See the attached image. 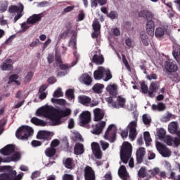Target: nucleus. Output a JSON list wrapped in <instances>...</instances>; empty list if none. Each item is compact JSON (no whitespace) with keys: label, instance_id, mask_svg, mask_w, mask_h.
Instances as JSON below:
<instances>
[{"label":"nucleus","instance_id":"1","mask_svg":"<svg viewBox=\"0 0 180 180\" xmlns=\"http://www.w3.org/2000/svg\"><path fill=\"white\" fill-rule=\"evenodd\" d=\"M37 115L39 116H44L49 119L51 122V126H60L61 124V119L67 117L71 115V110L67 108L65 110H56L53 106H47L44 109H40L37 111Z\"/></svg>","mask_w":180,"mask_h":180},{"label":"nucleus","instance_id":"2","mask_svg":"<svg viewBox=\"0 0 180 180\" xmlns=\"http://www.w3.org/2000/svg\"><path fill=\"white\" fill-rule=\"evenodd\" d=\"M0 169L6 171V172L0 174V180H22L23 178V173L18 174L12 166H1Z\"/></svg>","mask_w":180,"mask_h":180},{"label":"nucleus","instance_id":"3","mask_svg":"<svg viewBox=\"0 0 180 180\" xmlns=\"http://www.w3.org/2000/svg\"><path fill=\"white\" fill-rule=\"evenodd\" d=\"M33 128L27 125H22L16 131L15 137H17L18 140H28L30 136H33Z\"/></svg>","mask_w":180,"mask_h":180},{"label":"nucleus","instance_id":"4","mask_svg":"<svg viewBox=\"0 0 180 180\" xmlns=\"http://www.w3.org/2000/svg\"><path fill=\"white\" fill-rule=\"evenodd\" d=\"M94 79H104V81L108 82L112 79V73H110V70L100 67L98 70L94 71Z\"/></svg>","mask_w":180,"mask_h":180},{"label":"nucleus","instance_id":"5","mask_svg":"<svg viewBox=\"0 0 180 180\" xmlns=\"http://www.w3.org/2000/svg\"><path fill=\"white\" fill-rule=\"evenodd\" d=\"M116 133H117V131L115 124H110L104 134L105 140H108L110 143H115L116 141Z\"/></svg>","mask_w":180,"mask_h":180},{"label":"nucleus","instance_id":"6","mask_svg":"<svg viewBox=\"0 0 180 180\" xmlns=\"http://www.w3.org/2000/svg\"><path fill=\"white\" fill-rule=\"evenodd\" d=\"M79 126L88 127L89 123L92 121L91 112L89 111H83L79 115Z\"/></svg>","mask_w":180,"mask_h":180},{"label":"nucleus","instance_id":"7","mask_svg":"<svg viewBox=\"0 0 180 180\" xmlns=\"http://www.w3.org/2000/svg\"><path fill=\"white\" fill-rule=\"evenodd\" d=\"M23 9H25V6H23V5L22 4H20L19 6H11L9 7L8 12H10V13H17V15L14 18L15 22L19 20L21 16H23V14H22V12H23Z\"/></svg>","mask_w":180,"mask_h":180},{"label":"nucleus","instance_id":"8","mask_svg":"<svg viewBox=\"0 0 180 180\" xmlns=\"http://www.w3.org/2000/svg\"><path fill=\"white\" fill-rule=\"evenodd\" d=\"M146 16H148V18H147L148 21L146 25V32L150 36H154V30L155 27L154 25V21L151 20L153 18V14L147 13Z\"/></svg>","mask_w":180,"mask_h":180},{"label":"nucleus","instance_id":"9","mask_svg":"<svg viewBox=\"0 0 180 180\" xmlns=\"http://www.w3.org/2000/svg\"><path fill=\"white\" fill-rule=\"evenodd\" d=\"M156 148L162 157H171V150L161 142H157Z\"/></svg>","mask_w":180,"mask_h":180},{"label":"nucleus","instance_id":"10","mask_svg":"<svg viewBox=\"0 0 180 180\" xmlns=\"http://www.w3.org/2000/svg\"><path fill=\"white\" fill-rule=\"evenodd\" d=\"M129 137L131 141H134L137 137V121H131L129 124Z\"/></svg>","mask_w":180,"mask_h":180},{"label":"nucleus","instance_id":"11","mask_svg":"<svg viewBox=\"0 0 180 180\" xmlns=\"http://www.w3.org/2000/svg\"><path fill=\"white\" fill-rule=\"evenodd\" d=\"M91 150L97 160H102V150H101L99 143L96 142L91 143Z\"/></svg>","mask_w":180,"mask_h":180},{"label":"nucleus","instance_id":"12","mask_svg":"<svg viewBox=\"0 0 180 180\" xmlns=\"http://www.w3.org/2000/svg\"><path fill=\"white\" fill-rule=\"evenodd\" d=\"M84 179L95 180V171L90 166H86L84 167Z\"/></svg>","mask_w":180,"mask_h":180},{"label":"nucleus","instance_id":"13","mask_svg":"<svg viewBox=\"0 0 180 180\" xmlns=\"http://www.w3.org/2000/svg\"><path fill=\"white\" fill-rule=\"evenodd\" d=\"M146 155V148L143 147L139 148L136 152V164H141L144 161Z\"/></svg>","mask_w":180,"mask_h":180},{"label":"nucleus","instance_id":"14","mask_svg":"<svg viewBox=\"0 0 180 180\" xmlns=\"http://www.w3.org/2000/svg\"><path fill=\"white\" fill-rule=\"evenodd\" d=\"M105 126H106V122L102 121L98 123L96 125L92 126L93 131H91L93 134H101L102 131H103V129H105Z\"/></svg>","mask_w":180,"mask_h":180},{"label":"nucleus","instance_id":"15","mask_svg":"<svg viewBox=\"0 0 180 180\" xmlns=\"http://www.w3.org/2000/svg\"><path fill=\"white\" fill-rule=\"evenodd\" d=\"M131 144L129 142H124L122 143V146L120 149V154L125 155H131V150H132Z\"/></svg>","mask_w":180,"mask_h":180},{"label":"nucleus","instance_id":"16","mask_svg":"<svg viewBox=\"0 0 180 180\" xmlns=\"http://www.w3.org/2000/svg\"><path fill=\"white\" fill-rule=\"evenodd\" d=\"M165 68L169 74H172V72H176L178 71V65L174 62L167 60L165 63Z\"/></svg>","mask_w":180,"mask_h":180},{"label":"nucleus","instance_id":"17","mask_svg":"<svg viewBox=\"0 0 180 180\" xmlns=\"http://www.w3.org/2000/svg\"><path fill=\"white\" fill-rule=\"evenodd\" d=\"M37 139H38V140L49 141V140H51V133L47 131H39L37 133Z\"/></svg>","mask_w":180,"mask_h":180},{"label":"nucleus","instance_id":"18","mask_svg":"<svg viewBox=\"0 0 180 180\" xmlns=\"http://www.w3.org/2000/svg\"><path fill=\"white\" fill-rule=\"evenodd\" d=\"M160 89V84L158 82H152L149 86V90H148V96L150 98H154V94Z\"/></svg>","mask_w":180,"mask_h":180},{"label":"nucleus","instance_id":"19","mask_svg":"<svg viewBox=\"0 0 180 180\" xmlns=\"http://www.w3.org/2000/svg\"><path fill=\"white\" fill-rule=\"evenodd\" d=\"M13 61L12 59H6L1 65L0 68L2 71H11L13 68Z\"/></svg>","mask_w":180,"mask_h":180},{"label":"nucleus","instance_id":"20","mask_svg":"<svg viewBox=\"0 0 180 180\" xmlns=\"http://www.w3.org/2000/svg\"><path fill=\"white\" fill-rule=\"evenodd\" d=\"M15 153V146L13 145H7L4 148L0 149V153L3 155H11Z\"/></svg>","mask_w":180,"mask_h":180},{"label":"nucleus","instance_id":"21","mask_svg":"<svg viewBox=\"0 0 180 180\" xmlns=\"http://www.w3.org/2000/svg\"><path fill=\"white\" fill-rule=\"evenodd\" d=\"M124 105H126V98L119 96L117 98V102L112 103V108L120 109V108H124Z\"/></svg>","mask_w":180,"mask_h":180},{"label":"nucleus","instance_id":"22","mask_svg":"<svg viewBox=\"0 0 180 180\" xmlns=\"http://www.w3.org/2000/svg\"><path fill=\"white\" fill-rule=\"evenodd\" d=\"M41 18H43V13L34 14L27 18V22H28L30 25H34V23L40 22L41 20Z\"/></svg>","mask_w":180,"mask_h":180},{"label":"nucleus","instance_id":"23","mask_svg":"<svg viewBox=\"0 0 180 180\" xmlns=\"http://www.w3.org/2000/svg\"><path fill=\"white\" fill-rule=\"evenodd\" d=\"M94 122H101L105 117V113L102 112L101 108H95L94 110Z\"/></svg>","mask_w":180,"mask_h":180},{"label":"nucleus","instance_id":"24","mask_svg":"<svg viewBox=\"0 0 180 180\" xmlns=\"http://www.w3.org/2000/svg\"><path fill=\"white\" fill-rule=\"evenodd\" d=\"M118 175L120 178L122 180H127L129 178V173H127V170L126 169V166L122 165L120 166L118 170Z\"/></svg>","mask_w":180,"mask_h":180},{"label":"nucleus","instance_id":"25","mask_svg":"<svg viewBox=\"0 0 180 180\" xmlns=\"http://www.w3.org/2000/svg\"><path fill=\"white\" fill-rule=\"evenodd\" d=\"M79 103L83 105L84 106H89L92 99L87 96H78Z\"/></svg>","mask_w":180,"mask_h":180},{"label":"nucleus","instance_id":"26","mask_svg":"<svg viewBox=\"0 0 180 180\" xmlns=\"http://www.w3.org/2000/svg\"><path fill=\"white\" fill-rule=\"evenodd\" d=\"M80 82L82 84H84V85H87L89 86L91 84H92V77H91L88 73L83 74L80 77Z\"/></svg>","mask_w":180,"mask_h":180},{"label":"nucleus","instance_id":"27","mask_svg":"<svg viewBox=\"0 0 180 180\" xmlns=\"http://www.w3.org/2000/svg\"><path fill=\"white\" fill-rule=\"evenodd\" d=\"M20 160V153L15 152L13 155L6 158L4 162H12L19 161Z\"/></svg>","mask_w":180,"mask_h":180},{"label":"nucleus","instance_id":"28","mask_svg":"<svg viewBox=\"0 0 180 180\" xmlns=\"http://www.w3.org/2000/svg\"><path fill=\"white\" fill-rule=\"evenodd\" d=\"M85 153V149L84 148V145L81 143H77L74 148V153L76 155H81Z\"/></svg>","mask_w":180,"mask_h":180},{"label":"nucleus","instance_id":"29","mask_svg":"<svg viewBox=\"0 0 180 180\" xmlns=\"http://www.w3.org/2000/svg\"><path fill=\"white\" fill-rule=\"evenodd\" d=\"M107 92H109L111 96H116L117 95V86L115 84H110L106 88Z\"/></svg>","mask_w":180,"mask_h":180},{"label":"nucleus","instance_id":"30","mask_svg":"<svg viewBox=\"0 0 180 180\" xmlns=\"http://www.w3.org/2000/svg\"><path fill=\"white\" fill-rule=\"evenodd\" d=\"M95 53L92 52L91 54H94ZM103 61L105 59L103 56H98L97 54H94L92 58V62L95 63L98 65H101V64H103Z\"/></svg>","mask_w":180,"mask_h":180},{"label":"nucleus","instance_id":"31","mask_svg":"<svg viewBox=\"0 0 180 180\" xmlns=\"http://www.w3.org/2000/svg\"><path fill=\"white\" fill-rule=\"evenodd\" d=\"M63 165L68 169H72L74 168V159L72 158H68L63 161Z\"/></svg>","mask_w":180,"mask_h":180},{"label":"nucleus","instance_id":"32","mask_svg":"<svg viewBox=\"0 0 180 180\" xmlns=\"http://www.w3.org/2000/svg\"><path fill=\"white\" fill-rule=\"evenodd\" d=\"M178 122H172L168 127V130L171 133V134H175L176 131H178Z\"/></svg>","mask_w":180,"mask_h":180},{"label":"nucleus","instance_id":"33","mask_svg":"<svg viewBox=\"0 0 180 180\" xmlns=\"http://www.w3.org/2000/svg\"><path fill=\"white\" fill-rule=\"evenodd\" d=\"M152 109L153 110H158V112H162L167 109V106L163 103H158V105L153 104Z\"/></svg>","mask_w":180,"mask_h":180},{"label":"nucleus","instance_id":"34","mask_svg":"<svg viewBox=\"0 0 180 180\" xmlns=\"http://www.w3.org/2000/svg\"><path fill=\"white\" fill-rule=\"evenodd\" d=\"M105 88V85L101 84V83H96L94 84V86L92 87L93 91L96 94H102L103 92V89Z\"/></svg>","mask_w":180,"mask_h":180},{"label":"nucleus","instance_id":"35","mask_svg":"<svg viewBox=\"0 0 180 180\" xmlns=\"http://www.w3.org/2000/svg\"><path fill=\"white\" fill-rule=\"evenodd\" d=\"M31 123L35 124L36 126H46V124H47L46 122L36 117H34L31 119Z\"/></svg>","mask_w":180,"mask_h":180},{"label":"nucleus","instance_id":"36","mask_svg":"<svg viewBox=\"0 0 180 180\" xmlns=\"http://www.w3.org/2000/svg\"><path fill=\"white\" fill-rule=\"evenodd\" d=\"M56 153H57L56 148L50 147L45 150V155H46V157H49V158L54 157L56 155Z\"/></svg>","mask_w":180,"mask_h":180},{"label":"nucleus","instance_id":"37","mask_svg":"<svg viewBox=\"0 0 180 180\" xmlns=\"http://www.w3.org/2000/svg\"><path fill=\"white\" fill-rule=\"evenodd\" d=\"M168 78L174 81V82H179L180 81V71L179 73H168Z\"/></svg>","mask_w":180,"mask_h":180},{"label":"nucleus","instance_id":"38","mask_svg":"<svg viewBox=\"0 0 180 180\" xmlns=\"http://www.w3.org/2000/svg\"><path fill=\"white\" fill-rule=\"evenodd\" d=\"M73 50H75L73 52V56L75 58V60L72 62V67L77 65V64H78V61H79V54L77 51V47L75 46L73 47Z\"/></svg>","mask_w":180,"mask_h":180},{"label":"nucleus","instance_id":"39","mask_svg":"<svg viewBox=\"0 0 180 180\" xmlns=\"http://www.w3.org/2000/svg\"><path fill=\"white\" fill-rule=\"evenodd\" d=\"M106 2V0H91V8H96V6H98V4L102 6L105 5Z\"/></svg>","mask_w":180,"mask_h":180},{"label":"nucleus","instance_id":"40","mask_svg":"<svg viewBox=\"0 0 180 180\" xmlns=\"http://www.w3.org/2000/svg\"><path fill=\"white\" fill-rule=\"evenodd\" d=\"M148 178H154L155 175H158L160 174V168L155 167L153 169L148 170Z\"/></svg>","mask_w":180,"mask_h":180},{"label":"nucleus","instance_id":"41","mask_svg":"<svg viewBox=\"0 0 180 180\" xmlns=\"http://www.w3.org/2000/svg\"><path fill=\"white\" fill-rule=\"evenodd\" d=\"M138 176H139V178H146V176L148 178V173H147V171H146V167H141L138 172Z\"/></svg>","mask_w":180,"mask_h":180},{"label":"nucleus","instance_id":"42","mask_svg":"<svg viewBox=\"0 0 180 180\" xmlns=\"http://www.w3.org/2000/svg\"><path fill=\"white\" fill-rule=\"evenodd\" d=\"M143 137H144V141H145L146 145L149 146L150 143H151V141H152L151 136L150 135V132L145 131L143 133Z\"/></svg>","mask_w":180,"mask_h":180},{"label":"nucleus","instance_id":"43","mask_svg":"<svg viewBox=\"0 0 180 180\" xmlns=\"http://www.w3.org/2000/svg\"><path fill=\"white\" fill-rule=\"evenodd\" d=\"M142 120L143 123L147 126L151 123V117L148 116L147 114H144L142 117Z\"/></svg>","mask_w":180,"mask_h":180},{"label":"nucleus","instance_id":"44","mask_svg":"<svg viewBox=\"0 0 180 180\" xmlns=\"http://www.w3.org/2000/svg\"><path fill=\"white\" fill-rule=\"evenodd\" d=\"M158 136L159 139H165V135L167 134V131L164 129V128H160L157 132Z\"/></svg>","mask_w":180,"mask_h":180},{"label":"nucleus","instance_id":"45","mask_svg":"<svg viewBox=\"0 0 180 180\" xmlns=\"http://www.w3.org/2000/svg\"><path fill=\"white\" fill-rule=\"evenodd\" d=\"M8 9V2L3 1L0 2V11L1 12H5Z\"/></svg>","mask_w":180,"mask_h":180},{"label":"nucleus","instance_id":"46","mask_svg":"<svg viewBox=\"0 0 180 180\" xmlns=\"http://www.w3.org/2000/svg\"><path fill=\"white\" fill-rule=\"evenodd\" d=\"M130 157H131V155H130L120 154L121 161H122L124 164H127V162H129V159L130 158Z\"/></svg>","mask_w":180,"mask_h":180},{"label":"nucleus","instance_id":"47","mask_svg":"<svg viewBox=\"0 0 180 180\" xmlns=\"http://www.w3.org/2000/svg\"><path fill=\"white\" fill-rule=\"evenodd\" d=\"M64 94L61 91V88H58L56 91L53 93V98H61L63 96Z\"/></svg>","mask_w":180,"mask_h":180},{"label":"nucleus","instance_id":"48","mask_svg":"<svg viewBox=\"0 0 180 180\" xmlns=\"http://www.w3.org/2000/svg\"><path fill=\"white\" fill-rule=\"evenodd\" d=\"M141 89L142 91V94H148V86H147V84H146V82H141Z\"/></svg>","mask_w":180,"mask_h":180},{"label":"nucleus","instance_id":"49","mask_svg":"<svg viewBox=\"0 0 180 180\" xmlns=\"http://www.w3.org/2000/svg\"><path fill=\"white\" fill-rule=\"evenodd\" d=\"M65 96H67L68 99H74V90L71 89H68L65 92Z\"/></svg>","mask_w":180,"mask_h":180},{"label":"nucleus","instance_id":"50","mask_svg":"<svg viewBox=\"0 0 180 180\" xmlns=\"http://www.w3.org/2000/svg\"><path fill=\"white\" fill-rule=\"evenodd\" d=\"M155 36L158 38L162 37V36H164V30L161 27L157 28L155 30Z\"/></svg>","mask_w":180,"mask_h":180},{"label":"nucleus","instance_id":"51","mask_svg":"<svg viewBox=\"0 0 180 180\" xmlns=\"http://www.w3.org/2000/svg\"><path fill=\"white\" fill-rule=\"evenodd\" d=\"M141 39L144 46H148V37L147 35L143 34L141 35Z\"/></svg>","mask_w":180,"mask_h":180},{"label":"nucleus","instance_id":"52","mask_svg":"<svg viewBox=\"0 0 180 180\" xmlns=\"http://www.w3.org/2000/svg\"><path fill=\"white\" fill-rule=\"evenodd\" d=\"M92 26L94 30H101V24H99L98 20H94Z\"/></svg>","mask_w":180,"mask_h":180},{"label":"nucleus","instance_id":"53","mask_svg":"<svg viewBox=\"0 0 180 180\" xmlns=\"http://www.w3.org/2000/svg\"><path fill=\"white\" fill-rule=\"evenodd\" d=\"M18 78H19V75H11L9 77V80L8 82V84H12V82H15V81H16V79H18Z\"/></svg>","mask_w":180,"mask_h":180},{"label":"nucleus","instance_id":"54","mask_svg":"<svg viewBox=\"0 0 180 180\" xmlns=\"http://www.w3.org/2000/svg\"><path fill=\"white\" fill-rule=\"evenodd\" d=\"M30 25L27 21L21 24L22 32H26L30 27Z\"/></svg>","mask_w":180,"mask_h":180},{"label":"nucleus","instance_id":"55","mask_svg":"<svg viewBox=\"0 0 180 180\" xmlns=\"http://www.w3.org/2000/svg\"><path fill=\"white\" fill-rule=\"evenodd\" d=\"M60 146V141L58 139H54L51 142V148H56Z\"/></svg>","mask_w":180,"mask_h":180},{"label":"nucleus","instance_id":"56","mask_svg":"<svg viewBox=\"0 0 180 180\" xmlns=\"http://www.w3.org/2000/svg\"><path fill=\"white\" fill-rule=\"evenodd\" d=\"M100 144L103 151L109 148V143L105 142V141H101Z\"/></svg>","mask_w":180,"mask_h":180},{"label":"nucleus","instance_id":"57","mask_svg":"<svg viewBox=\"0 0 180 180\" xmlns=\"http://www.w3.org/2000/svg\"><path fill=\"white\" fill-rule=\"evenodd\" d=\"M108 18H110L112 20L117 19L119 15L116 11H111L109 14H108Z\"/></svg>","mask_w":180,"mask_h":180},{"label":"nucleus","instance_id":"58","mask_svg":"<svg viewBox=\"0 0 180 180\" xmlns=\"http://www.w3.org/2000/svg\"><path fill=\"white\" fill-rule=\"evenodd\" d=\"M165 141L167 146H172V143H174V138L167 136L165 139Z\"/></svg>","mask_w":180,"mask_h":180},{"label":"nucleus","instance_id":"59","mask_svg":"<svg viewBox=\"0 0 180 180\" xmlns=\"http://www.w3.org/2000/svg\"><path fill=\"white\" fill-rule=\"evenodd\" d=\"M71 67H73L72 65H71V66H68V65L63 64V63L59 65L60 70H62L63 71L68 70V68H71Z\"/></svg>","mask_w":180,"mask_h":180},{"label":"nucleus","instance_id":"60","mask_svg":"<svg viewBox=\"0 0 180 180\" xmlns=\"http://www.w3.org/2000/svg\"><path fill=\"white\" fill-rule=\"evenodd\" d=\"M32 78H33V73L32 72H29L25 76V80L26 81V82H30Z\"/></svg>","mask_w":180,"mask_h":180},{"label":"nucleus","instance_id":"61","mask_svg":"<svg viewBox=\"0 0 180 180\" xmlns=\"http://www.w3.org/2000/svg\"><path fill=\"white\" fill-rule=\"evenodd\" d=\"M31 146H32V147H40V146H41V141L33 140L31 142Z\"/></svg>","mask_w":180,"mask_h":180},{"label":"nucleus","instance_id":"62","mask_svg":"<svg viewBox=\"0 0 180 180\" xmlns=\"http://www.w3.org/2000/svg\"><path fill=\"white\" fill-rule=\"evenodd\" d=\"M63 180H74V176L68 174H65L63 176Z\"/></svg>","mask_w":180,"mask_h":180},{"label":"nucleus","instance_id":"63","mask_svg":"<svg viewBox=\"0 0 180 180\" xmlns=\"http://www.w3.org/2000/svg\"><path fill=\"white\" fill-rule=\"evenodd\" d=\"M147 79H149V81H151L152 79H157L158 77H157V75L155 73H153L148 75H146Z\"/></svg>","mask_w":180,"mask_h":180},{"label":"nucleus","instance_id":"64","mask_svg":"<svg viewBox=\"0 0 180 180\" xmlns=\"http://www.w3.org/2000/svg\"><path fill=\"white\" fill-rule=\"evenodd\" d=\"M173 143H174L175 147H179V146H180V138L174 137L173 139Z\"/></svg>","mask_w":180,"mask_h":180}]
</instances>
